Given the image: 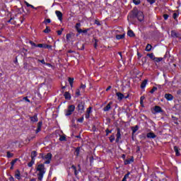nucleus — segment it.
<instances>
[{"label":"nucleus","instance_id":"obj_1","mask_svg":"<svg viewBox=\"0 0 181 181\" xmlns=\"http://www.w3.org/2000/svg\"><path fill=\"white\" fill-rule=\"evenodd\" d=\"M36 173L38 180L42 181L43 180V176H45V173H46V168H45L44 164H40L37 166Z\"/></svg>","mask_w":181,"mask_h":181},{"label":"nucleus","instance_id":"obj_2","mask_svg":"<svg viewBox=\"0 0 181 181\" xmlns=\"http://www.w3.org/2000/svg\"><path fill=\"white\" fill-rule=\"evenodd\" d=\"M40 156L45 160L44 163L45 165H49V163H50V161L52 160V153H48L45 156L43 153H40Z\"/></svg>","mask_w":181,"mask_h":181},{"label":"nucleus","instance_id":"obj_3","mask_svg":"<svg viewBox=\"0 0 181 181\" xmlns=\"http://www.w3.org/2000/svg\"><path fill=\"white\" fill-rule=\"evenodd\" d=\"M76 110V106L74 105H70L68 106L67 109L64 110V114L66 117H70L74 110Z\"/></svg>","mask_w":181,"mask_h":181},{"label":"nucleus","instance_id":"obj_4","mask_svg":"<svg viewBox=\"0 0 181 181\" xmlns=\"http://www.w3.org/2000/svg\"><path fill=\"white\" fill-rule=\"evenodd\" d=\"M116 95L117 97V100L119 101H122V100H124V98H129V94H127L126 96L125 95L121 93L120 92H117L116 93Z\"/></svg>","mask_w":181,"mask_h":181},{"label":"nucleus","instance_id":"obj_5","mask_svg":"<svg viewBox=\"0 0 181 181\" xmlns=\"http://www.w3.org/2000/svg\"><path fill=\"white\" fill-rule=\"evenodd\" d=\"M136 18L139 22H143L144 19L145 18V16H144V13L142 11H138Z\"/></svg>","mask_w":181,"mask_h":181},{"label":"nucleus","instance_id":"obj_6","mask_svg":"<svg viewBox=\"0 0 181 181\" xmlns=\"http://www.w3.org/2000/svg\"><path fill=\"white\" fill-rule=\"evenodd\" d=\"M93 112V107H89L87 110H86V113L85 114V118H86V119H88V118H90V114Z\"/></svg>","mask_w":181,"mask_h":181},{"label":"nucleus","instance_id":"obj_7","mask_svg":"<svg viewBox=\"0 0 181 181\" xmlns=\"http://www.w3.org/2000/svg\"><path fill=\"white\" fill-rule=\"evenodd\" d=\"M78 111L81 113L84 112V103L81 102L78 105Z\"/></svg>","mask_w":181,"mask_h":181},{"label":"nucleus","instance_id":"obj_8","mask_svg":"<svg viewBox=\"0 0 181 181\" xmlns=\"http://www.w3.org/2000/svg\"><path fill=\"white\" fill-rule=\"evenodd\" d=\"M55 13H56L59 21H60V22H62L63 21V13H61V11H56Z\"/></svg>","mask_w":181,"mask_h":181},{"label":"nucleus","instance_id":"obj_9","mask_svg":"<svg viewBox=\"0 0 181 181\" xmlns=\"http://www.w3.org/2000/svg\"><path fill=\"white\" fill-rule=\"evenodd\" d=\"M43 125V122H39L37 123V128L35 130V134H39L40 131H42V126Z\"/></svg>","mask_w":181,"mask_h":181},{"label":"nucleus","instance_id":"obj_10","mask_svg":"<svg viewBox=\"0 0 181 181\" xmlns=\"http://www.w3.org/2000/svg\"><path fill=\"white\" fill-rule=\"evenodd\" d=\"M164 97L167 100V101H172L173 100V95L170 93H165Z\"/></svg>","mask_w":181,"mask_h":181},{"label":"nucleus","instance_id":"obj_11","mask_svg":"<svg viewBox=\"0 0 181 181\" xmlns=\"http://www.w3.org/2000/svg\"><path fill=\"white\" fill-rule=\"evenodd\" d=\"M116 137V142H119V139H121V130L119 129H117Z\"/></svg>","mask_w":181,"mask_h":181},{"label":"nucleus","instance_id":"obj_12","mask_svg":"<svg viewBox=\"0 0 181 181\" xmlns=\"http://www.w3.org/2000/svg\"><path fill=\"white\" fill-rule=\"evenodd\" d=\"M111 105H112V102H110L106 107L103 108V111L107 112L111 110Z\"/></svg>","mask_w":181,"mask_h":181},{"label":"nucleus","instance_id":"obj_13","mask_svg":"<svg viewBox=\"0 0 181 181\" xmlns=\"http://www.w3.org/2000/svg\"><path fill=\"white\" fill-rule=\"evenodd\" d=\"M81 28V23H77L75 25V28L77 30L78 33H81V32H82L81 28Z\"/></svg>","mask_w":181,"mask_h":181},{"label":"nucleus","instance_id":"obj_14","mask_svg":"<svg viewBox=\"0 0 181 181\" xmlns=\"http://www.w3.org/2000/svg\"><path fill=\"white\" fill-rule=\"evenodd\" d=\"M146 137L149 138L150 139H155V138H156V136L154 134L153 132H149L146 134Z\"/></svg>","mask_w":181,"mask_h":181},{"label":"nucleus","instance_id":"obj_15","mask_svg":"<svg viewBox=\"0 0 181 181\" xmlns=\"http://www.w3.org/2000/svg\"><path fill=\"white\" fill-rule=\"evenodd\" d=\"M154 111L156 114H159V112H163L162 107H160V106H155Z\"/></svg>","mask_w":181,"mask_h":181},{"label":"nucleus","instance_id":"obj_16","mask_svg":"<svg viewBox=\"0 0 181 181\" xmlns=\"http://www.w3.org/2000/svg\"><path fill=\"white\" fill-rule=\"evenodd\" d=\"M132 162H134V157H132L131 158L125 160L124 165H129L130 163H132Z\"/></svg>","mask_w":181,"mask_h":181},{"label":"nucleus","instance_id":"obj_17","mask_svg":"<svg viewBox=\"0 0 181 181\" xmlns=\"http://www.w3.org/2000/svg\"><path fill=\"white\" fill-rule=\"evenodd\" d=\"M30 121L32 122H37V121H39V119L37 118V115H35L34 116L31 117Z\"/></svg>","mask_w":181,"mask_h":181},{"label":"nucleus","instance_id":"obj_18","mask_svg":"<svg viewBox=\"0 0 181 181\" xmlns=\"http://www.w3.org/2000/svg\"><path fill=\"white\" fill-rule=\"evenodd\" d=\"M15 177L16 179H18V180H21V171H19V170L16 171Z\"/></svg>","mask_w":181,"mask_h":181},{"label":"nucleus","instance_id":"obj_19","mask_svg":"<svg viewBox=\"0 0 181 181\" xmlns=\"http://www.w3.org/2000/svg\"><path fill=\"white\" fill-rule=\"evenodd\" d=\"M64 97L65 98L66 100H71V95L69 92H65L64 93Z\"/></svg>","mask_w":181,"mask_h":181},{"label":"nucleus","instance_id":"obj_20","mask_svg":"<svg viewBox=\"0 0 181 181\" xmlns=\"http://www.w3.org/2000/svg\"><path fill=\"white\" fill-rule=\"evenodd\" d=\"M37 156V152L36 151H33L31 152V159L35 160V158Z\"/></svg>","mask_w":181,"mask_h":181},{"label":"nucleus","instance_id":"obj_21","mask_svg":"<svg viewBox=\"0 0 181 181\" xmlns=\"http://www.w3.org/2000/svg\"><path fill=\"white\" fill-rule=\"evenodd\" d=\"M127 36H129V37H134V36H135V33H134V31H132V30H129L127 32Z\"/></svg>","mask_w":181,"mask_h":181},{"label":"nucleus","instance_id":"obj_22","mask_svg":"<svg viewBox=\"0 0 181 181\" xmlns=\"http://www.w3.org/2000/svg\"><path fill=\"white\" fill-rule=\"evenodd\" d=\"M146 84H148V80L145 79L141 85V88H145L146 87Z\"/></svg>","mask_w":181,"mask_h":181},{"label":"nucleus","instance_id":"obj_23","mask_svg":"<svg viewBox=\"0 0 181 181\" xmlns=\"http://www.w3.org/2000/svg\"><path fill=\"white\" fill-rule=\"evenodd\" d=\"M124 37H125V34L117 35H116V39L117 40H121V39H124Z\"/></svg>","mask_w":181,"mask_h":181},{"label":"nucleus","instance_id":"obj_24","mask_svg":"<svg viewBox=\"0 0 181 181\" xmlns=\"http://www.w3.org/2000/svg\"><path fill=\"white\" fill-rule=\"evenodd\" d=\"M174 151L175 152L176 156H180V153H179V148H177V146H174Z\"/></svg>","mask_w":181,"mask_h":181},{"label":"nucleus","instance_id":"obj_25","mask_svg":"<svg viewBox=\"0 0 181 181\" xmlns=\"http://www.w3.org/2000/svg\"><path fill=\"white\" fill-rule=\"evenodd\" d=\"M24 4L28 8H32L33 9H36V8H35V6L33 5L29 4V3H28V1H24Z\"/></svg>","mask_w":181,"mask_h":181},{"label":"nucleus","instance_id":"obj_26","mask_svg":"<svg viewBox=\"0 0 181 181\" xmlns=\"http://www.w3.org/2000/svg\"><path fill=\"white\" fill-rule=\"evenodd\" d=\"M146 52H151L152 50V45L148 44L146 47Z\"/></svg>","mask_w":181,"mask_h":181},{"label":"nucleus","instance_id":"obj_27","mask_svg":"<svg viewBox=\"0 0 181 181\" xmlns=\"http://www.w3.org/2000/svg\"><path fill=\"white\" fill-rule=\"evenodd\" d=\"M74 155L78 156L80 155V148H76L74 152Z\"/></svg>","mask_w":181,"mask_h":181},{"label":"nucleus","instance_id":"obj_28","mask_svg":"<svg viewBox=\"0 0 181 181\" xmlns=\"http://www.w3.org/2000/svg\"><path fill=\"white\" fill-rule=\"evenodd\" d=\"M35 165V160L31 159V161L28 163V166L32 168Z\"/></svg>","mask_w":181,"mask_h":181},{"label":"nucleus","instance_id":"obj_29","mask_svg":"<svg viewBox=\"0 0 181 181\" xmlns=\"http://www.w3.org/2000/svg\"><path fill=\"white\" fill-rule=\"evenodd\" d=\"M68 81H69L70 86H73V83H74V78H69Z\"/></svg>","mask_w":181,"mask_h":181},{"label":"nucleus","instance_id":"obj_30","mask_svg":"<svg viewBox=\"0 0 181 181\" xmlns=\"http://www.w3.org/2000/svg\"><path fill=\"white\" fill-rule=\"evenodd\" d=\"M171 36L172 37H177V33L175 31H171Z\"/></svg>","mask_w":181,"mask_h":181},{"label":"nucleus","instance_id":"obj_31","mask_svg":"<svg viewBox=\"0 0 181 181\" xmlns=\"http://www.w3.org/2000/svg\"><path fill=\"white\" fill-rule=\"evenodd\" d=\"M132 129L133 134H135V132H136V131H138L139 127H138V126H135L134 127H132Z\"/></svg>","mask_w":181,"mask_h":181},{"label":"nucleus","instance_id":"obj_32","mask_svg":"<svg viewBox=\"0 0 181 181\" xmlns=\"http://www.w3.org/2000/svg\"><path fill=\"white\" fill-rule=\"evenodd\" d=\"M155 62H156L157 63H159V62H162L163 58L162 57H156L154 58Z\"/></svg>","mask_w":181,"mask_h":181},{"label":"nucleus","instance_id":"obj_33","mask_svg":"<svg viewBox=\"0 0 181 181\" xmlns=\"http://www.w3.org/2000/svg\"><path fill=\"white\" fill-rule=\"evenodd\" d=\"M156 90H158V88L156 86H153V88L151 90L150 93L151 94H153L155 93V91H156Z\"/></svg>","mask_w":181,"mask_h":181},{"label":"nucleus","instance_id":"obj_34","mask_svg":"<svg viewBox=\"0 0 181 181\" xmlns=\"http://www.w3.org/2000/svg\"><path fill=\"white\" fill-rule=\"evenodd\" d=\"M109 139H110V142H114V141H115V136H114V135L110 136Z\"/></svg>","mask_w":181,"mask_h":181},{"label":"nucleus","instance_id":"obj_35","mask_svg":"<svg viewBox=\"0 0 181 181\" xmlns=\"http://www.w3.org/2000/svg\"><path fill=\"white\" fill-rule=\"evenodd\" d=\"M133 3L134 5H139V4H141V0H133Z\"/></svg>","mask_w":181,"mask_h":181},{"label":"nucleus","instance_id":"obj_36","mask_svg":"<svg viewBox=\"0 0 181 181\" xmlns=\"http://www.w3.org/2000/svg\"><path fill=\"white\" fill-rule=\"evenodd\" d=\"M81 90V88L76 89V95H77V97H79V95H81V94H80Z\"/></svg>","mask_w":181,"mask_h":181},{"label":"nucleus","instance_id":"obj_37","mask_svg":"<svg viewBox=\"0 0 181 181\" xmlns=\"http://www.w3.org/2000/svg\"><path fill=\"white\" fill-rule=\"evenodd\" d=\"M178 16H179V13H174L173 15V18L175 20L177 19Z\"/></svg>","mask_w":181,"mask_h":181},{"label":"nucleus","instance_id":"obj_38","mask_svg":"<svg viewBox=\"0 0 181 181\" xmlns=\"http://www.w3.org/2000/svg\"><path fill=\"white\" fill-rule=\"evenodd\" d=\"M147 2H148L150 5H153V4L156 2V0H147Z\"/></svg>","mask_w":181,"mask_h":181},{"label":"nucleus","instance_id":"obj_39","mask_svg":"<svg viewBox=\"0 0 181 181\" xmlns=\"http://www.w3.org/2000/svg\"><path fill=\"white\" fill-rule=\"evenodd\" d=\"M148 57H150V59H152L153 60H155L156 57L155 55H153V54H148Z\"/></svg>","mask_w":181,"mask_h":181},{"label":"nucleus","instance_id":"obj_40","mask_svg":"<svg viewBox=\"0 0 181 181\" xmlns=\"http://www.w3.org/2000/svg\"><path fill=\"white\" fill-rule=\"evenodd\" d=\"M13 156V153L8 151L7 152V158H12Z\"/></svg>","mask_w":181,"mask_h":181},{"label":"nucleus","instance_id":"obj_41","mask_svg":"<svg viewBox=\"0 0 181 181\" xmlns=\"http://www.w3.org/2000/svg\"><path fill=\"white\" fill-rule=\"evenodd\" d=\"M79 89L82 90V91H84V90H86V85L81 84Z\"/></svg>","mask_w":181,"mask_h":181},{"label":"nucleus","instance_id":"obj_42","mask_svg":"<svg viewBox=\"0 0 181 181\" xmlns=\"http://www.w3.org/2000/svg\"><path fill=\"white\" fill-rule=\"evenodd\" d=\"M50 22H52V21L50 20V18H47L46 19L44 23H45V25H47V23H50Z\"/></svg>","mask_w":181,"mask_h":181},{"label":"nucleus","instance_id":"obj_43","mask_svg":"<svg viewBox=\"0 0 181 181\" xmlns=\"http://www.w3.org/2000/svg\"><path fill=\"white\" fill-rule=\"evenodd\" d=\"M37 47H40L45 49V44H38L37 45Z\"/></svg>","mask_w":181,"mask_h":181},{"label":"nucleus","instance_id":"obj_44","mask_svg":"<svg viewBox=\"0 0 181 181\" xmlns=\"http://www.w3.org/2000/svg\"><path fill=\"white\" fill-rule=\"evenodd\" d=\"M16 160H18V159L13 160L11 162V166H14L15 163H16Z\"/></svg>","mask_w":181,"mask_h":181},{"label":"nucleus","instance_id":"obj_45","mask_svg":"<svg viewBox=\"0 0 181 181\" xmlns=\"http://www.w3.org/2000/svg\"><path fill=\"white\" fill-rule=\"evenodd\" d=\"M44 49H52V45L45 44Z\"/></svg>","mask_w":181,"mask_h":181},{"label":"nucleus","instance_id":"obj_46","mask_svg":"<svg viewBox=\"0 0 181 181\" xmlns=\"http://www.w3.org/2000/svg\"><path fill=\"white\" fill-rule=\"evenodd\" d=\"M50 32V29H49V27H46L45 30H44L45 33H49Z\"/></svg>","mask_w":181,"mask_h":181},{"label":"nucleus","instance_id":"obj_47","mask_svg":"<svg viewBox=\"0 0 181 181\" xmlns=\"http://www.w3.org/2000/svg\"><path fill=\"white\" fill-rule=\"evenodd\" d=\"M30 44L31 45V46H34V47H37V45H36L33 41H30Z\"/></svg>","mask_w":181,"mask_h":181},{"label":"nucleus","instance_id":"obj_48","mask_svg":"<svg viewBox=\"0 0 181 181\" xmlns=\"http://www.w3.org/2000/svg\"><path fill=\"white\" fill-rule=\"evenodd\" d=\"M59 141H66V136H60Z\"/></svg>","mask_w":181,"mask_h":181},{"label":"nucleus","instance_id":"obj_49","mask_svg":"<svg viewBox=\"0 0 181 181\" xmlns=\"http://www.w3.org/2000/svg\"><path fill=\"white\" fill-rule=\"evenodd\" d=\"M77 121H78V122H81V123H82V122H83V121H84V117H81V118L78 119H77Z\"/></svg>","mask_w":181,"mask_h":181},{"label":"nucleus","instance_id":"obj_50","mask_svg":"<svg viewBox=\"0 0 181 181\" xmlns=\"http://www.w3.org/2000/svg\"><path fill=\"white\" fill-rule=\"evenodd\" d=\"M71 38V34H66V40H70Z\"/></svg>","mask_w":181,"mask_h":181},{"label":"nucleus","instance_id":"obj_51","mask_svg":"<svg viewBox=\"0 0 181 181\" xmlns=\"http://www.w3.org/2000/svg\"><path fill=\"white\" fill-rule=\"evenodd\" d=\"M163 18L165 21H168V18H169V15L168 14H164L163 15Z\"/></svg>","mask_w":181,"mask_h":181},{"label":"nucleus","instance_id":"obj_52","mask_svg":"<svg viewBox=\"0 0 181 181\" xmlns=\"http://www.w3.org/2000/svg\"><path fill=\"white\" fill-rule=\"evenodd\" d=\"M23 100H24V101H26L27 103H30V100L28 98V97H24Z\"/></svg>","mask_w":181,"mask_h":181},{"label":"nucleus","instance_id":"obj_53","mask_svg":"<svg viewBox=\"0 0 181 181\" xmlns=\"http://www.w3.org/2000/svg\"><path fill=\"white\" fill-rule=\"evenodd\" d=\"M129 175H130V173H127L124 176V178L126 179V180H127L128 177H129Z\"/></svg>","mask_w":181,"mask_h":181},{"label":"nucleus","instance_id":"obj_54","mask_svg":"<svg viewBox=\"0 0 181 181\" xmlns=\"http://www.w3.org/2000/svg\"><path fill=\"white\" fill-rule=\"evenodd\" d=\"M38 62L40 63H42V64H46V62H45V59H42V60L38 59Z\"/></svg>","mask_w":181,"mask_h":181},{"label":"nucleus","instance_id":"obj_55","mask_svg":"<svg viewBox=\"0 0 181 181\" xmlns=\"http://www.w3.org/2000/svg\"><path fill=\"white\" fill-rule=\"evenodd\" d=\"M62 33H63V30H59L57 31V35L59 36H60V35H62Z\"/></svg>","mask_w":181,"mask_h":181},{"label":"nucleus","instance_id":"obj_56","mask_svg":"<svg viewBox=\"0 0 181 181\" xmlns=\"http://www.w3.org/2000/svg\"><path fill=\"white\" fill-rule=\"evenodd\" d=\"M95 25H98V26H100V25H101V23H100V21H98V20L95 21Z\"/></svg>","mask_w":181,"mask_h":181},{"label":"nucleus","instance_id":"obj_57","mask_svg":"<svg viewBox=\"0 0 181 181\" xmlns=\"http://www.w3.org/2000/svg\"><path fill=\"white\" fill-rule=\"evenodd\" d=\"M98 40H95V44H94V47L95 49H97V43H98Z\"/></svg>","mask_w":181,"mask_h":181},{"label":"nucleus","instance_id":"obj_58","mask_svg":"<svg viewBox=\"0 0 181 181\" xmlns=\"http://www.w3.org/2000/svg\"><path fill=\"white\" fill-rule=\"evenodd\" d=\"M88 32V30H81V33H87Z\"/></svg>","mask_w":181,"mask_h":181},{"label":"nucleus","instance_id":"obj_59","mask_svg":"<svg viewBox=\"0 0 181 181\" xmlns=\"http://www.w3.org/2000/svg\"><path fill=\"white\" fill-rule=\"evenodd\" d=\"M9 181H15V179L13 178V177L11 176L9 177Z\"/></svg>","mask_w":181,"mask_h":181},{"label":"nucleus","instance_id":"obj_60","mask_svg":"<svg viewBox=\"0 0 181 181\" xmlns=\"http://www.w3.org/2000/svg\"><path fill=\"white\" fill-rule=\"evenodd\" d=\"M111 131L108 130V129H106V134L107 135H108V134H111Z\"/></svg>","mask_w":181,"mask_h":181},{"label":"nucleus","instance_id":"obj_61","mask_svg":"<svg viewBox=\"0 0 181 181\" xmlns=\"http://www.w3.org/2000/svg\"><path fill=\"white\" fill-rule=\"evenodd\" d=\"M74 174L76 176H77V175H78V173L77 172V169L74 170Z\"/></svg>","mask_w":181,"mask_h":181},{"label":"nucleus","instance_id":"obj_62","mask_svg":"<svg viewBox=\"0 0 181 181\" xmlns=\"http://www.w3.org/2000/svg\"><path fill=\"white\" fill-rule=\"evenodd\" d=\"M139 151H141V148H139V146H138L137 149H136V153H138V152H139Z\"/></svg>","mask_w":181,"mask_h":181},{"label":"nucleus","instance_id":"obj_63","mask_svg":"<svg viewBox=\"0 0 181 181\" xmlns=\"http://www.w3.org/2000/svg\"><path fill=\"white\" fill-rule=\"evenodd\" d=\"M71 169H73L74 170H76L77 168H76V166L72 165V166H71Z\"/></svg>","mask_w":181,"mask_h":181},{"label":"nucleus","instance_id":"obj_64","mask_svg":"<svg viewBox=\"0 0 181 181\" xmlns=\"http://www.w3.org/2000/svg\"><path fill=\"white\" fill-rule=\"evenodd\" d=\"M30 181H36V178H33Z\"/></svg>","mask_w":181,"mask_h":181}]
</instances>
